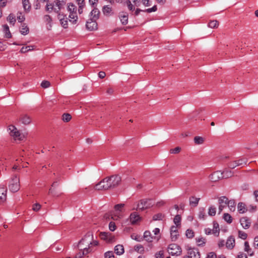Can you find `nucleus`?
Segmentation results:
<instances>
[{"instance_id": "1", "label": "nucleus", "mask_w": 258, "mask_h": 258, "mask_svg": "<svg viewBox=\"0 0 258 258\" xmlns=\"http://www.w3.org/2000/svg\"><path fill=\"white\" fill-rule=\"evenodd\" d=\"M121 178L118 175L107 177L96 184L94 187L96 190H108L117 186L120 183Z\"/></svg>"}, {"instance_id": "2", "label": "nucleus", "mask_w": 258, "mask_h": 258, "mask_svg": "<svg viewBox=\"0 0 258 258\" xmlns=\"http://www.w3.org/2000/svg\"><path fill=\"white\" fill-rule=\"evenodd\" d=\"M124 206V204H119L114 206V211L110 212L111 218L112 220L117 221L123 218Z\"/></svg>"}, {"instance_id": "3", "label": "nucleus", "mask_w": 258, "mask_h": 258, "mask_svg": "<svg viewBox=\"0 0 258 258\" xmlns=\"http://www.w3.org/2000/svg\"><path fill=\"white\" fill-rule=\"evenodd\" d=\"M93 235L92 233L88 232L78 243L79 249H85V247H90L92 244Z\"/></svg>"}, {"instance_id": "4", "label": "nucleus", "mask_w": 258, "mask_h": 258, "mask_svg": "<svg viewBox=\"0 0 258 258\" xmlns=\"http://www.w3.org/2000/svg\"><path fill=\"white\" fill-rule=\"evenodd\" d=\"M9 189L12 192H17L20 188V179L15 175L10 180L9 184Z\"/></svg>"}, {"instance_id": "5", "label": "nucleus", "mask_w": 258, "mask_h": 258, "mask_svg": "<svg viewBox=\"0 0 258 258\" xmlns=\"http://www.w3.org/2000/svg\"><path fill=\"white\" fill-rule=\"evenodd\" d=\"M154 203L151 199H143L139 201L137 209L143 211L153 206Z\"/></svg>"}, {"instance_id": "6", "label": "nucleus", "mask_w": 258, "mask_h": 258, "mask_svg": "<svg viewBox=\"0 0 258 258\" xmlns=\"http://www.w3.org/2000/svg\"><path fill=\"white\" fill-rule=\"evenodd\" d=\"M168 251L172 255H180L181 254V248L176 244H171L168 246Z\"/></svg>"}, {"instance_id": "7", "label": "nucleus", "mask_w": 258, "mask_h": 258, "mask_svg": "<svg viewBox=\"0 0 258 258\" xmlns=\"http://www.w3.org/2000/svg\"><path fill=\"white\" fill-rule=\"evenodd\" d=\"M247 162V159L243 158L237 160L230 161L228 164V167L230 169H234L237 166L242 165H246Z\"/></svg>"}, {"instance_id": "8", "label": "nucleus", "mask_w": 258, "mask_h": 258, "mask_svg": "<svg viewBox=\"0 0 258 258\" xmlns=\"http://www.w3.org/2000/svg\"><path fill=\"white\" fill-rule=\"evenodd\" d=\"M10 134L15 140H22L23 135H21L16 127L11 125L9 126Z\"/></svg>"}, {"instance_id": "9", "label": "nucleus", "mask_w": 258, "mask_h": 258, "mask_svg": "<svg viewBox=\"0 0 258 258\" xmlns=\"http://www.w3.org/2000/svg\"><path fill=\"white\" fill-rule=\"evenodd\" d=\"M99 237L108 243H111L115 241V237L110 232H101L99 233Z\"/></svg>"}, {"instance_id": "10", "label": "nucleus", "mask_w": 258, "mask_h": 258, "mask_svg": "<svg viewBox=\"0 0 258 258\" xmlns=\"http://www.w3.org/2000/svg\"><path fill=\"white\" fill-rule=\"evenodd\" d=\"M129 220L131 224L135 225L141 221V217L137 212H133L131 214Z\"/></svg>"}, {"instance_id": "11", "label": "nucleus", "mask_w": 258, "mask_h": 258, "mask_svg": "<svg viewBox=\"0 0 258 258\" xmlns=\"http://www.w3.org/2000/svg\"><path fill=\"white\" fill-rule=\"evenodd\" d=\"M86 28L89 31H94L97 29V23L96 21L89 19L86 24Z\"/></svg>"}, {"instance_id": "12", "label": "nucleus", "mask_w": 258, "mask_h": 258, "mask_svg": "<svg viewBox=\"0 0 258 258\" xmlns=\"http://www.w3.org/2000/svg\"><path fill=\"white\" fill-rule=\"evenodd\" d=\"M209 178L212 182H216L223 178V173L221 171H217L210 175Z\"/></svg>"}, {"instance_id": "13", "label": "nucleus", "mask_w": 258, "mask_h": 258, "mask_svg": "<svg viewBox=\"0 0 258 258\" xmlns=\"http://www.w3.org/2000/svg\"><path fill=\"white\" fill-rule=\"evenodd\" d=\"M228 202V198L226 197L223 196L219 198V214H220L221 212L223 211L224 208L227 205V203Z\"/></svg>"}, {"instance_id": "14", "label": "nucleus", "mask_w": 258, "mask_h": 258, "mask_svg": "<svg viewBox=\"0 0 258 258\" xmlns=\"http://www.w3.org/2000/svg\"><path fill=\"white\" fill-rule=\"evenodd\" d=\"M54 3H55V7L57 8L54 9V12L58 13L64 7L66 3V0H55Z\"/></svg>"}, {"instance_id": "15", "label": "nucleus", "mask_w": 258, "mask_h": 258, "mask_svg": "<svg viewBox=\"0 0 258 258\" xmlns=\"http://www.w3.org/2000/svg\"><path fill=\"white\" fill-rule=\"evenodd\" d=\"M178 227L175 226H172L170 228V235L172 241H175L178 236V232L177 228Z\"/></svg>"}, {"instance_id": "16", "label": "nucleus", "mask_w": 258, "mask_h": 258, "mask_svg": "<svg viewBox=\"0 0 258 258\" xmlns=\"http://www.w3.org/2000/svg\"><path fill=\"white\" fill-rule=\"evenodd\" d=\"M187 255L190 258H200V253L199 250L196 248H189L187 251Z\"/></svg>"}, {"instance_id": "17", "label": "nucleus", "mask_w": 258, "mask_h": 258, "mask_svg": "<svg viewBox=\"0 0 258 258\" xmlns=\"http://www.w3.org/2000/svg\"><path fill=\"white\" fill-rule=\"evenodd\" d=\"M240 222L243 228L247 229L249 227L250 225L251 221L248 218L242 217L240 219Z\"/></svg>"}, {"instance_id": "18", "label": "nucleus", "mask_w": 258, "mask_h": 258, "mask_svg": "<svg viewBox=\"0 0 258 258\" xmlns=\"http://www.w3.org/2000/svg\"><path fill=\"white\" fill-rule=\"evenodd\" d=\"M7 189L0 186V203L4 202L7 199Z\"/></svg>"}, {"instance_id": "19", "label": "nucleus", "mask_w": 258, "mask_h": 258, "mask_svg": "<svg viewBox=\"0 0 258 258\" xmlns=\"http://www.w3.org/2000/svg\"><path fill=\"white\" fill-rule=\"evenodd\" d=\"M100 12L97 8H94L90 14V19L96 21L99 17Z\"/></svg>"}, {"instance_id": "20", "label": "nucleus", "mask_w": 258, "mask_h": 258, "mask_svg": "<svg viewBox=\"0 0 258 258\" xmlns=\"http://www.w3.org/2000/svg\"><path fill=\"white\" fill-rule=\"evenodd\" d=\"M43 21L47 25V28L48 30L51 29L52 27V18L48 15H45L43 17Z\"/></svg>"}, {"instance_id": "21", "label": "nucleus", "mask_w": 258, "mask_h": 258, "mask_svg": "<svg viewBox=\"0 0 258 258\" xmlns=\"http://www.w3.org/2000/svg\"><path fill=\"white\" fill-rule=\"evenodd\" d=\"M227 248L229 249H232L235 246V238L231 236H230L226 243Z\"/></svg>"}, {"instance_id": "22", "label": "nucleus", "mask_w": 258, "mask_h": 258, "mask_svg": "<svg viewBox=\"0 0 258 258\" xmlns=\"http://www.w3.org/2000/svg\"><path fill=\"white\" fill-rule=\"evenodd\" d=\"M119 18L122 25H126L128 22V14L126 13L122 12L119 14Z\"/></svg>"}, {"instance_id": "23", "label": "nucleus", "mask_w": 258, "mask_h": 258, "mask_svg": "<svg viewBox=\"0 0 258 258\" xmlns=\"http://www.w3.org/2000/svg\"><path fill=\"white\" fill-rule=\"evenodd\" d=\"M69 20L71 22H72L73 24H76L78 20V16L77 15V12L72 13L71 12L69 16Z\"/></svg>"}, {"instance_id": "24", "label": "nucleus", "mask_w": 258, "mask_h": 258, "mask_svg": "<svg viewBox=\"0 0 258 258\" xmlns=\"http://www.w3.org/2000/svg\"><path fill=\"white\" fill-rule=\"evenodd\" d=\"M20 119L21 120L22 122L24 124H28L31 121L30 117L27 115H22L21 116Z\"/></svg>"}, {"instance_id": "25", "label": "nucleus", "mask_w": 258, "mask_h": 258, "mask_svg": "<svg viewBox=\"0 0 258 258\" xmlns=\"http://www.w3.org/2000/svg\"><path fill=\"white\" fill-rule=\"evenodd\" d=\"M115 252L118 255H121L124 252V247L122 245H117L114 248Z\"/></svg>"}, {"instance_id": "26", "label": "nucleus", "mask_w": 258, "mask_h": 258, "mask_svg": "<svg viewBox=\"0 0 258 258\" xmlns=\"http://www.w3.org/2000/svg\"><path fill=\"white\" fill-rule=\"evenodd\" d=\"M144 238L148 242H152L153 238L155 239V237L151 236L149 231H146L144 233Z\"/></svg>"}, {"instance_id": "27", "label": "nucleus", "mask_w": 258, "mask_h": 258, "mask_svg": "<svg viewBox=\"0 0 258 258\" xmlns=\"http://www.w3.org/2000/svg\"><path fill=\"white\" fill-rule=\"evenodd\" d=\"M244 251H246L247 253V254L250 256H252L253 255V251L250 247L249 243L247 241H245L244 242Z\"/></svg>"}, {"instance_id": "28", "label": "nucleus", "mask_w": 258, "mask_h": 258, "mask_svg": "<svg viewBox=\"0 0 258 258\" xmlns=\"http://www.w3.org/2000/svg\"><path fill=\"white\" fill-rule=\"evenodd\" d=\"M102 12L104 15L106 16L110 15L112 13L111 8L108 6H104L102 9Z\"/></svg>"}, {"instance_id": "29", "label": "nucleus", "mask_w": 258, "mask_h": 258, "mask_svg": "<svg viewBox=\"0 0 258 258\" xmlns=\"http://www.w3.org/2000/svg\"><path fill=\"white\" fill-rule=\"evenodd\" d=\"M205 138L200 136H196L194 139V141L196 145H202L205 142Z\"/></svg>"}, {"instance_id": "30", "label": "nucleus", "mask_w": 258, "mask_h": 258, "mask_svg": "<svg viewBox=\"0 0 258 258\" xmlns=\"http://www.w3.org/2000/svg\"><path fill=\"white\" fill-rule=\"evenodd\" d=\"M22 4L24 10L29 12L31 9V5L29 0H22Z\"/></svg>"}, {"instance_id": "31", "label": "nucleus", "mask_w": 258, "mask_h": 258, "mask_svg": "<svg viewBox=\"0 0 258 258\" xmlns=\"http://www.w3.org/2000/svg\"><path fill=\"white\" fill-rule=\"evenodd\" d=\"M223 173V178H227L233 175V172L228 169H225L222 172Z\"/></svg>"}, {"instance_id": "32", "label": "nucleus", "mask_w": 258, "mask_h": 258, "mask_svg": "<svg viewBox=\"0 0 258 258\" xmlns=\"http://www.w3.org/2000/svg\"><path fill=\"white\" fill-rule=\"evenodd\" d=\"M206 217L207 215L205 213V209L204 208H200L198 214L199 218L201 220H204Z\"/></svg>"}, {"instance_id": "33", "label": "nucleus", "mask_w": 258, "mask_h": 258, "mask_svg": "<svg viewBox=\"0 0 258 258\" xmlns=\"http://www.w3.org/2000/svg\"><path fill=\"white\" fill-rule=\"evenodd\" d=\"M29 28L26 24H23L20 29L21 33L23 35H26L29 33Z\"/></svg>"}, {"instance_id": "34", "label": "nucleus", "mask_w": 258, "mask_h": 258, "mask_svg": "<svg viewBox=\"0 0 258 258\" xmlns=\"http://www.w3.org/2000/svg\"><path fill=\"white\" fill-rule=\"evenodd\" d=\"M227 203V205H228L230 210L231 211H234L235 209V203L233 200H228Z\"/></svg>"}, {"instance_id": "35", "label": "nucleus", "mask_w": 258, "mask_h": 258, "mask_svg": "<svg viewBox=\"0 0 258 258\" xmlns=\"http://www.w3.org/2000/svg\"><path fill=\"white\" fill-rule=\"evenodd\" d=\"M237 209L238 212L241 214L244 213L246 211L245 205L243 203H239L238 204Z\"/></svg>"}, {"instance_id": "36", "label": "nucleus", "mask_w": 258, "mask_h": 258, "mask_svg": "<svg viewBox=\"0 0 258 258\" xmlns=\"http://www.w3.org/2000/svg\"><path fill=\"white\" fill-rule=\"evenodd\" d=\"M212 233L216 236H218L219 234V225L217 223H214L213 224V229L212 230Z\"/></svg>"}, {"instance_id": "37", "label": "nucleus", "mask_w": 258, "mask_h": 258, "mask_svg": "<svg viewBox=\"0 0 258 258\" xmlns=\"http://www.w3.org/2000/svg\"><path fill=\"white\" fill-rule=\"evenodd\" d=\"M174 223L175 226L178 227L180 225L181 217L179 215H177L175 216L173 219Z\"/></svg>"}, {"instance_id": "38", "label": "nucleus", "mask_w": 258, "mask_h": 258, "mask_svg": "<svg viewBox=\"0 0 258 258\" xmlns=\"http://www.w3.org/2000/svg\"><path fill=\"white\" fill-rule=\"evenodd\" d=\"M7 20L9 21L11 24L14 25L16 22L15 16L13 14H10L7 18Z\"/></svg>"}, {"instance_id": "39", "label": "nucleus", "mask_w": 258, "mask_h": 258, "mask_svg": "<svg viewBox=\"0 0 258 258\" xmlns=\"http://www.w3.org/2000/svg\"><path fill=\"white\" fill-rule=\"evenodd\" d=\"M72 116L69 113H63L62 115V119L64 122H68L71 120Z\"/></svg>"}, {"instance_id": "40", "label": "nucleus", "mask_w": 258, "mask_h": 258, "mask_svg": "<svg viewBox=\"0 0 258 258\" xmlns=\"http://www.w3.org/2000/svg\"><path fill=\"white\" fill-rule=\"evenodd\" d=\"M199 200V198L192 197L189 199L190 204L194 205V206H196L198 204Z\"/></svg>"}, {"instance_id": "41", "label": "nucleus", "mask_w": 258, "mask_h": 258, "mask_svg": "<svg viewBox=\"0 0 258 258\" xmlns=\"http://www.w3.org/2000/svg\"><path fill=\"white\" fill-rule=\"evenodd\" d=\"M216 213V208L214 206H211L209 208L208 214L210 216H214Z\"/></svg>"}, {"instance_id": "42", "label": "nucleus", "mask_w": 258, "mask_h": 258, "mask_svg": "<svg viewBox=\"0 0 258 258\" xmlns=\"http://www.w3.org/2000/svg\"><path fill=\"white\" fill-rule=\"evenodd\" d=\"M68 11L70 13V14L72 12H76L77 9L76 7L73 5V4H69L68 6Z\"/></svg>"}, {"instance_id": "43", "label": "nucleus", "mask_w": 258, "mask_h": 258, "mask_svg": "<svg viewBox=\"0 0 258 258\" xmlns=\"http://www.w3.org/2000/svg\"><path fill=\"white\" fill-rule=\"evenodd\" d=\"M55 5L52 4H47L46 6V10L48 12H51L52 10L54 12V9L57 8V7H55Z\"/></svg>"}, {"instance_id": "44", "label": "nucleus", "mask_w": 258, "mask_h": 258, "mask_svg": "<svg viewBox=\"0 0 258 258\" xmlns=\"http://www.w3.org/2000/svg\"><path fill=\"white\" fill-rule=\"evenodd\" d=\"M33 49V46L30 45V46H26L25 47H23L20 50V52L21 53H26L30 50Z\"/></svg>"}, {"instance_id": "45", "label": "nucleus", "mask_w": 258, "mask_h": 258, "mask_svg": "<svg viewBox=\"0 0 258 258\" xmlns=\"http://www.w3.org/2000/svg\"><path fill=\"white\" fill-rule=\"evenodd\" d=\"M4 31L5 32V35L7 38H10L11 37V34L9 30V28L7 25L4 26Z\"/></svg>"}, {"instance_id": "46", "label": "nucleus", "mask_w": 258, "mask_h": 258, "mask_svg": "<svg viewBox=\"0 0 258 258\" xmlns=\"http://www.w3.org/2000/svg\"><path fill=\"white\" fill-rule=\"evenodd\" d=\"M135 250L140 253H143L144 252V247L141 244L136 245L135 246Z\"/></svg>"}, {"instance_id": "47", "label": "nucleus", "mask_w": 258, "mask_h": 258, "mask_svg": "<svg viewBox=\"0 0 258 258\" xmlns=\"http://www.w3.org/2000/svg\"><path fill=\"white\" fill-rule=\"evenodd\" d=\"M218 25L219 23L217 20L211 21L209 23V26L211 28H217Z\"/></svg>"}, {"instance_id": "48", "label": "nucleus", "mask_w": 258, "mask_h": 258, "mask_svg": "<svg viewBox=\"0 0 258 258\" xmlns=\"http://www.w3.org/2000/svg\"><path fill=\"white\" fill-rule=\"evenodd\" d=\"M223 219L228 223H231L232 221L231 216L228 213L224 214Z\"/></svg>"}, {"instance_id": "49", "label": "nucleus", "mask_w": 258, "mask_h": 258, "mask_svg": "<svg viewBox=\"0 0 258 258\" xmlns=\"http://www.w3.org/2000/svg\"><path fill=\"white\" fill-rule=\"evenodd\" d=\"M197 242L199 246H203L206 243V239L203 237L198 238L196 239Z\"/></svg>"}, {"instance_id": "50", "label": "nucleus", "mask_w": 258, "mask_h": 258, "mask_svg": "<svg viewBox=\"0 0 258 258\" xmlns=\"http://www.w3.org/2000/svg\"><path fill=\"white\" fill-rule=\"evenodd\" d=\"M80 250L82 251V255H87L92 250L91 247H85V249H80Z\"/></svg>"}, {"instance_id": "51", "label": "nucleus", "mask_w": 258, "mask_h": 258, "mask_svg": "<svg viewBox=\"0 0 258 258\" xmlns=\"http://www.w3.org/2000/svg\"><path fill=\"white\" fill-rule=\"evenodd\" d=\"M131 238L134 239V240H135L137 241H141L143 240V237H142L140 235H136L135 234H133L131 235Z\"/></svg>"}, {"instance_id": "52", "label": "nucleus", "mask_w": 258, "mask_h": 258, "mask_svg": "<svg viewBox=\"0 0 258 258\" xmlns=\"http://www.w3.org/2000/svg\"><path fill=\"white\" fill-rule=\"evenodd\" d=\"M186 236L188 238H192L194 236V232L191 229H187L186 231Z\"/></svg>"}, {"instance_id": "53", "label": "nucleus", "mask_w": 258, "mask_h": 258, "mask_svg": "<svg viewBox=\"0 0 258 258\" xmlns=\"http://www.w3.org/2000/svg\"><path fill=\"white\" fill-rule=\"evenodd\" d=\"M181 151V148L179 147H177L174 149H171L170 150V153L176 154L179 153Z\"/></svg>"}, {"instance_id": "54", "label": "nucleus", "mask_w": 258, "mask_h": 258, "mask_svg": "<svg viewBox=\"0 0 258 258\" xmlns=\"http://www.w3.org/2000/svg\"><path fill=\"white\" fill-rule=\"evenodd\" d=\"M163 218V215L161 213H158L153 217V219L154 220H162Z\"/></svg>"}, {"instance_id": "55", "label": "nucleus", "mask_w": 258, "mask_h": 258, "mask_svg": "<svg viewBox=\"0 0 258 258\" xmlns=\"http://www.w3.org/2000/svg\"><path fill=\"white\" fill-rule=\"evenodd\" d=\"M50 85V83L49 82L47 81H43L41 84V86L43 88H47L49 87Z\"/></svg>"}, {"instance_id": "56", "label": "nucleus", "mask_w": 258, "mask_h": 258, "mask_svg": "<svg viewBox=\"0 0 258 258\" xmlns=\"http://www.w3.org/2000/svg\"><path fill=\"white\" fill-rule=\"evenodd\" d=\"M239 237L242 239H245L247 238V234L243 231H239L238 232Z\"/></svg>"}, {"instance_id": "57", "label": "nucleus", "mask_w": 258, "mask_h": 258, "mask_svg": "<svg viewBox=\"0 0 258 258\" xmlns=\"http://www.w3.org/2000/svg\"><path fill=\"white\" fill-rule=\"evenodd\" d=\"M105 258H114V254L112 251H107L104 254Z\"/></svg>"}, {"instance_id": "58", "label": "nucleus", "mask_w": 258, "mask_h": 258, "mask_svg": "<svg viewBox=\"0 0 258 258\" xmlns=\"http://www.w3.org/2000/svg\"><path fill=\"white\" fill-rule=\"evenodd\" d=\"M57 14V18L60 21H62L64 20V19L66 18V16L63 14H61L60 11L58 12Z\"/></svg>"}, {"instance_id": "59", "label": "nucleus", "mask_w": 258, "mask_h": 258, "mask_svg": "<svg viewBox=\"0 0 258 258\" xmlns=\"http://www.w3.org/2000/svg\"><path fill=\"white\" fill-rule=\"evenodd\" d=\"M109 229L111 231H114L116 229V225L114 222H110L109 223Z\"/></svg>"}, {"instance_id": "60", "label": "nucleus", "mask_w": 258, "mask_h": 258, "mask_svg": "<svg viewBox=\"0 0 258 258\" xmlns=\"http://www.w3.org/2000/svg\"><path fill=\"white\" fill-rule=\"evenodd\" d=\"M60 24L64 28H67L68 27V22L67 20V18L64 19V20L62 21H60Z\"/></svg>"}, {"instance_id": "61", "label": "nucleus", "mask_w": 258, "mask_h": 258, "mask_svg": "<svg viewBox=\"0 0 258 258\" xmlns=\"http://www.w3.org/2000/svg\"><path fill=\"white\" fill-rule=\"evenodd\" d=\"M17 20L19 22H22L25 20V17L24 15H22L21 13H19V14H18Z\"/></svg>"}, {"instance_id": "62", "label": "nucleus", "mask_w": 258, "mask_h": 258, "mask_svg": "<svg viewBox=\"0 0 258 258\" xmlns=\"http://www.w3.org/2000/svg\"><path fill=\"white\" fill-rule=\"evenodd\" d=\"M155 256L156 258H164V251L160 250L157 252Z\"/></svg>"}, {"instance_id": "63", "label": "nucleus", "mask_w": 258, "mask_h": 258, "mask_svg": "<svg viewBox=\"0 0 258 258\" xmlns=\"http://www.w3.org/2000/svg\"><path fill=\"white\" fill-rule=\"evenodd\" d=\"M157 10V6H153L151 8H149V9H146L145 11H144V12H148V13H151V12H153L156 11Z\"/></svg>"}, {"instance_id": "64", "label": "nucleus", "mask_w": 258, "mask_h": 258, "mask_svg": "<svg viewBox=\"0 0 258 258\" xmlns=\"http://www.w3.org/2000/svg\"><path fill=\"white\" fill-rule=\"evenodd\" d=\"M253 246L255 248L258 249V236H256L254 239Z\"/></svg>"}]
</instances>
